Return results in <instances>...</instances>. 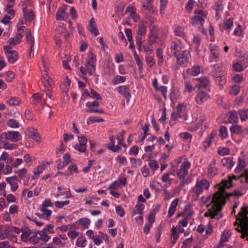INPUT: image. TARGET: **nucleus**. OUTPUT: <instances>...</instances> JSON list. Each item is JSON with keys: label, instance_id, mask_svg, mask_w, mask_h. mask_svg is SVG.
<instances>
[{"label": "nucleus", "instance_id": "nucleus-51", "mask_svg": "<svg viewBox=\"0 0 248 248\" xmlns=\"http://www.w3.org/2000/svg\"><path fill=\"white\" fill-rule=\"evenodd\" d=\"M74 148L76 150L81 153H84L86 150V146L81 143L77 144Z\"/></svg>", "mask_w": 248, "mask_h": 248}, {"label": "nucleus", "instance_id": "nucleus-6", "mask_svg": "<svg viewBox=\"0 0 248 248\" xmlns=\"http://www.w3.org/2000/svg\"><path fill=\"white\" fill-rule=\"evenodd\" d=\"M177 60V62L180 65H184L187 62V54H189V51L186 50H181L179 52H173Z\"/></svg>", "mask_w": 248, "mask_h": 248}, {"label": "nucleus", "instance_id": "nucleus-39", "mask_svg": "<svg viewBox=\"0 0 248 248\" xmlns=\"http://www.w3.org/2000/svg\"><path fill=\"white\" fill-rule=\"evenodd\" d=\"M38 234L39 235L40 240H43L45 242H47L50 239L47 233L46 232L41 231L38 232Z\"/></svg>", "mask_w": 248, "mask_h": 248}, {"label": "nucleus", "instance_id": "nucleus-60", "mask_svg": "<svg viewBox=\"0 0 248 248\" xmlns=\"http://www.w3.org/2000/svg\"><path fill=\"white\" fill-rule=\"evenodd\" d=\"M12 166H11L9 165H6L3 168L2 174H4L5 175L10 174L12 173Z\"/></svg>", "mask_w": 248, "mask_h": 248}, {"label": "nucleus", "instance_id": "nucleus-37", "mask_svg": "<svg viewBox=\"0 0 248 248\" xmlns=\"http://www.w3.org/2000/svg\"><path fill=\"white\" fill-rule=\"evenodd\" d=\"M21 42V40H20L17 37H12L8 39V43L11 46H15L19 44Z\"/></svg>", "mask_w": 248, "mask_h": 248}, {"label": "nucleus", "instance_id": "nucleus-56", "mask_svg": "<svg viewBox=\"0 0 248 248\" xmlns=\"http://www.w3.org/2000/svg\"><path fill=\"white\" fill-rule=\"evenodd\" d=\"M55 25V31L58 34H61L62 33V26L61 25V23L59 21L54 23Z\"/></svg>", "mask_w": 248, "mask_h": 248}, {"label": "nucleus", "instance_id": "nucleus-8", "mask_svg": "<svg viewBox=\"0 0 248 248\" xmlns=\"http://www.w3.org/2000/svg\"><path fill=\"white\" fill-rule=\"evenodd\" d=\"M117 92L121 95H124L126 98L128 103L131 97V93L129 86H121L117 88Z\"/></svg>", "mask_w": 248, "mask_h": 248}, {"label": "nucleus", "instance_id": "nucleus-9", "mask_svg": "<svg viewBox=\"0 0 248 248\" xmlns=\"http://www.w3.org/2000/svg\"><path fill=\"white\" fill-rule=\"evenodd\" d=\"M6 181L10 185L12 192L16 191L18 187V179L16 175L7 177Z\"/></svg>", "mask_w": 248, "mask_h": 248}, {"label": "nucleus", "instance_id": "nucleus-7", "mask_svg": "<svg viewBox=\"0 0 248 248\" xmlns=\"http://www.w3.org/2000/svg\"><path fill=\"white\" fill-rule=\"evenodd\" d=\"M25 134L29 137L32 139L37 142L40 141V136L37 130L32 127H28L25 131Z\"/></svg>", "mask_w": 248, "mask_h": 248}, {"label": "nucleus", "instance_id": "nucleus-10", "mask_svg": "<svg viewBox=\"0 0 248 248\" xmlns=\"http://www.w3.org/2000/svg\"><path fill=\"white\" fill-rule=\"evenodd\" d=\"M150 32L149 33V42L154 43L158 38V30L155 26L150 25Z\"/></svg>", "mask_w": 248, "mask_h": 248}, {"label": "nucleus", "instance_id": "nucleus-42", "mask_svg": "<svg viewBox=\"0 0 248 248\" xmlns=\"http://www.w3.org/2000/svg\"><path fill=\"white\" fill-rule=\"evenodd\" d=\"M68 170H69V172H67L63 173V174L65 175H70L73 173V171H75L77 173L78 172V168L75 164H73L70 166H69L68 167Z\"/></svg>", "mask_w": 248, "mask_h": 248}, {"label": "nucleus", "instance_id": "nucleus-18", "mask_svg": "<svg viewBox=\"0 0 248 248\" xmlns=\"http://www.w3.org/2000/svg\"><path fill=\"white\" fill-rule=\"evenodd\" d=\"M199 83L196 85L194 89L197 87L199 89L202 88H205L209 84V80L206 77H201L198 78Z\"/></svg>", "mask_w": 248, "mask_h": 248}, {"label": "nucleus", "instance_id": "nucleus-64", "mask_svg": "<svg viewBox=\"0 0 248 248\" xmlns=\"http://www.w3.org/2000/svg\"><path fill=\"white\" fill-rule=\"evenodd\" d=\"M233 69L234 71L238 72H241L244 69L243 66L241 64H240L238 62H236V63L233 64Z\"/></svg>", "mask_w": 248, "mask_h": 248}, {"label": "nucleus", "instance_id": "nucleus-54", "mask_svg": "<svg viewBox=\"0 0 248 248\" xmlns=\"http://www.w3.org/2000/svg\"><path fill=\"white\" fill-rule=\"evenodd\" d=\"M96 70V64L94 61L91 62L90 68H88V73L90 75L92 76L95 74Z\"/></svg>", "mask_w": 248, "mask_h": 248}, {"label": "nucleus", "instance_id": "nucleus-38", "mask_svg": "<svg viewBox=\"0 0 248 248\" xmlns=\"http://www.w3.org/2000/svg\"><path fill=\"white\" fill-rule=\"evenodd\" d=\"M32 98L34 100L33 102V104L37 105L38 104H42V97L41 95L39 93H34L32 95Z\"/></svg>", "mask_w": 248, "mask_h": 248}, {"label": "nucleus", "instance_id": "nucleus-30", "mask_svg": "<svg viewBox=\"0 0 248 248\" xmlns=\"http://www.w3.org/2000/svg\"><path fill=\"white\" fill-rule=\"evenodd\" d=\"M188 174V170L180 169L177 172V177L179 180L184 179Z\"/></svg>", "mask_w": 248, "mask_h": 248}, {"label": "nucleus", "instance_id": "nucleus-5", "mask_svg": "<svg viewBox=\"0 0 248 248\" xmlns=\"http://www.w3.org/2000/svg\"><path fill=\"white\" fill-rule=\"evenodd\" d=\"M248 206L245 205L241 208V211L236 217V220L240 221V224L248 225Z\"/></svg>", "mask_w": 248, "mask_h": 248}, {"label": "nucleus", "instance_id": "nucleus-49", "mask_svg": "<svg viewBox=\"0 0 248 248\" xmlns=\"http://www.w3.org/2000/svg\"><path fill=\"white\" fill-rule=\"evenodd\" d=\"M224 25V29L225 30H229L231 29L233 26V18L230 17L227 21L225 22Z\"/></svg>", "mask_w": 248, "mask_h": 248}, {"label": "nucleus", "instance_id": "nucleus-13", "mask_svg": "<svg viewBox=\"0 0 248 248\" xmlns=\"http://www.w3.org/2000/svg\"><path fill=\"white\" fill-rule=\"evenodd\" d=\"M209 97V95L206 92L202 91L197 94L195 99L198 104H201L207 100Z\"/></svg>", "mask_w": 248, "mask_h": 248}, {"label": "nucleus", "instance_id": "nucleus-62", "mask_svg": "<svg viewBox=\"0 0 248 248\" xmlns=\"http://www.w3.org/2000/svg\"><path fill=\"white\" fill-rule=\"evenodd\" d=\"M78 235L79 232L76 231H69L67 233V235L71 240H74Z\"/></svg>", "mask_w": 248, "mask_h": 248}, {"label": "nucleus", "instance_id": "nucleus-44", "mask_svg": "<svg viewBox=\"0 0 248 248\" xmlns=\"http://www.w3.org/2000/svg\"><path fill=\"white\" fill-rule=\"evenodd\" d=\"M230 152V149L227 147H220L218 148L217 153L220 155H225L229 154Z\"/></svg>", "mask_w": 248, "mask_h": 248}, {"label": "nucleus", "instance_id": "nucleus-45", "mask_svg": "<svg viewBox=\"0 0 248 248\" xmlns=\"http://www.w3.org/2000/svg\"><path fill=\"white\" fill-rule=\"evenodd\" d=\"M238 121L237 113L236 111H233L231 113L229 117L230 123H236Z\"/></svg>", "mask_w": 248, "mask_h": 248}, {"label": "nucleus", "instance_id": "nucleus-33", "mask_svg": "<svg viewBox=\"0 0 248 248\" xmlns=\"http://www.w3.org/2000/svg\"><path fill=\"white\" fill-rule=\"evenodd\" d=\"M104 121V120L103 118H99L95 116H91L88 119L87 124H90L94 123L103 122Z\"/></svg>", "mask_w": 248, "mask_h": 248}, {"label": "nucleus", "instance_id": "nucleus-34", "mask_svg": "<svg viewBox=\"0 0 248 248\" xmlns=\"http://www.w3.org/2000/svg\"><path fill=\"white\" fill-rule=\"evenodd\" d=\"M134 57L136 62V63L138 66L139 70L141 71V69H142L143 62L142 61L140 60V57L139 56L136 51H135V52L134 53Z\"/></svg>", "mask_w": 248, "mask_h": 248}, {"label": "nucleus", "instance_id": "nucleus-19", "mask_svg": "<svg viewBox=\"0 0 248 248\" xmlns=\"http://www.w3.org/2000/svg\"><path fill=\"white\" fill-rule=\"evenodd\" d=\"M146 33V27L143 23H140L138 25V30L137 31L136 39L142 38L141 36L145 35Z\"/></svg>", "mask_w": 248, "mask_h": 248}, {"label": "nucleus", "instance_id": "nucleus-2", "mask_svg": "<svg viewBox=\"0 0 248 248\" xmlns=\"http://www.w3.org/2000/svg\"><path fill=\"white\" fill-rule=\"evenodd\" d=\"M43 66L41 68L42 79V83L43 84V89L46 93V95L51 99V89L52 86L53 84V80L48 75L47 69L45 65L44 60H43Z\"/></svg>", "mask_w": 248, "mask_h": 248}, {"label": "nucleus", "instance_id": "nucleus-41", "mask_svg": "<svg viewBox=\"0 0 248 248\" xmlns=\"http://www.w3.org/2000/svg\"><path fill=\"white\" fill-rule=\"evenodd\" d=\"M78 222L83 226L85 227L88 228L89 227V225L90 224L91 221L90 219L87 217H82L80 218Z\"/></svg>", "mask_w": 248, "mask_h": 248}, {"label": "nucleus", "instance_id": "nucleus-43", "mask_svg": "<svg viewBox=\"0 0 248 248\" xmlns=\"http://www.w3.org/2000/svg\"><path fill=\"white\" fill-rule=\"evenodd\" d=\"M126 78L125 77L121 76H117L114 78L112 80V83L113 84H117L119 83L124 82L125 81Z\"/></svg>", "mask_w": 248, "mask_h": 248}, {"label": "nucleus", "instance_id": "nucleus-21", "mask_svg": "<svg viewBox=\"0 0 248 248\" xmlns=\"http://www.w3.org/2000/svg\"><path fill=\"white\" fill-rule=\"evenodd\" d=\"M242 177H245V182L246 183H248V170H245L244 171L243 173H242L240 175H239L238 177L234 175H232L231 177H230L229 181H230L231 180L232 181V179L237 180L241 179Z\"/></svg>", "mask_w": 248, "mask_h": 248}, {"label": "nucleus", "instance_id": "nucleus-40", "mask_svg": "<svg viewBox=\"0 0 248 248\" xmlns=\"http://www.w3.org/2000/svg\"><path fill=\"white\" fill-rule=\"evenodd\" d=\"M170 48L171 51L173 50V52H179L181 50L182 47L176 42L173 41L171 43Z\"/></svg>", "mask_w": 248, "mask_h": 248}, {"label": "nucleus", "instance_id": "nucleus-36", "mask_svg": "<svg viewBox=\"0 0 248 248\" xmlns=\"http://www.w3.org/2000/svg\"><path fill=\"white\" fill-rule=\"evenodd\" d=\"M30 238L29 241L33 244H37L39 243L40 241L39 235H38V232L36 233L32 232V234H31Z\"/></svg>", "mask_w": 248, "mask_h": 248}, {"label": "nucleus", "instance_id": "nucleus-55", "mask_svg": "<svg viewBox=\"0 0 248 248\" xmlns=\"http://www.w3.org/2000/svg\"><path fill=\"white\" fill-rule=\"evenodd\" d=\"M116 212L121 217H123L125 215V211L121 205H117L116 206Z\"/></svg>", "mask_w": 248, "mask_h": 248}, {"label": "nucleus", "instance_id": "nucleus-61", "mask_svg": "<svg viewBox=\"0 0 248 248\" xmlns=\"http://www.w3.org/2000/svg\"><path fill=\"white\" fill-rule=\"evenodd\" d=\"M125 33L129 42H133L132 30L130 29H125Z\"/></svg>", "mask_w": 248, "mask_h": 248}, {"label": "nucleus", "instance_id": "nucleus-20", "mask_svg": "<svg viewBox=\"0 0 248 248\" xmlns=\"http://www.w3.org/2000/svg\"><path fill=\"white\" fill-rule=\"evenodd\" d=\"M214 77L215 79L216 82L220 86H223L226 82V78L222 76V72L221 74H215L214 75Z\"/></svg>", "mask_w": 248, "mask_h": 248}, {"label": "nucleus", "instance_id": "nucleus-23", "mask_svg": "<svg viewBox=\"0 0 248 248\" xmlns=\"http://www.w3.org/2000/svg\"><path fill=\"white\" fill-rule=\"evenodd\" d=\"M246 166L245 161L242 158H238V164L235 169V172L237 173L241 172L243 169Z\"/></svg>", "mask_w": 248, "mask_h": 248}, {"label": "nucleus", "instance_id": "nucleus-26", "mask_svg": "<svg viewBox=\"0 0 248 248\" xmlns=\"http://www.w3.org/2000/svg\"><path fill=\"white\" fill-rule=\"evenodd\" d=\"M187 73L193 76H197L200 73V68L199 66H193L190 69H188Z\"/></svg>", "mask_w": 248, "mask_h": 248}, {"label": "nucleus", "instance_id": "nucleus-48", "mask_svg": "<svg viewBox=\"0 0 248 248\" xmlns=\"http://www.w3.org/2000/svg\"><path fill=\"white\" fill-rule=\"evenodd\" d=\"M203 192V188L199 183V180H197L195 185V193L197 195L201 194Z\"/></svg>", "mask_w": 248, "mask_h": 248}, {"label": "nucleus", "instance_id": "nucleus-53", "mask_svg": "<svg viewBox=\"0 0 248 248\" xmlns=\"http://www.w3.org/2000/svg\"><path fill=\"white\" fill-rule=\"evenodd\" d=\"M232 80L235 83H239L244 80V78L243 75L240 74H236L232 77Z\"/></svg>", "mask_w": 248, "mask_h": 248}, {"label": "nucleus", "instance_id": "nucleus-25", "mask_svg": "<svg viewBox=\"0 0 248 248\" xmlns=\"http://www.w3.org/2000/svg\"><path fill=\"white\" fill-rule=\"evenodd\" d=\"M239 227L242 233L241 238H244L246 236H248V225L245 226V224H240Z\"/></svg>", "mask_w": 248, "mask_h": 248}, {"label": "nucleus", "instance_id": "nucleus-63", "mask_svg": "<svg viewBox=\"0 0 248 248\" xmlns=\"http://www.w3.org/2000/svg\"><path fill=\"white\" fill-rule=\"evenodd\" d=\"M194 0H189L186 3V10L188 13H191L193 9Z\"/></svg>", "mask_w": 248, "mask_h": 248}, {"label": "nucleus", "instance_id": "nucleus-17", "mask_svg": "<svg viewBox=\"0 0 248 248\" xmlns=\"http://www.w3.org/2000/svg\"><path fill=\"white\" fill-rule=\"evenodd\" d=\"M8 62L11 63H14L18 59V55L17 52L15 50H12L10 52H8L6 54Z\"/></svg>", "mask_w": 248, "mask_h": 248}, {"label": "nucleus", "instance_id": "nucleus-12", "mask_svg": "<svg viewBox=\"0 0 248 248\" xmlns=\"http://www.w3.org/2000/svg\"><path fill=\"white\" fill-rule=\"evenodd\" d=\"M55 43H56V48L55 49V53L56 54V57H58L59 59H61V44L62 41L60 36H58L57 35H55L54 36Z\"/></svg>", "mask_w": 248, "mask_h": 248}, {"label": "nucleus", "instance_id": "nucleus-24", "mask_svg": "<svg viewBox=\"0 0 248 248\" xmlns=\"http://www.w3.org/2000/svg\"><path fill=\"white\" fill-rule=\"evenodd\" d=\"M208 175L210 177L213 178L217 174L218 170L215 166H209L207 169Z\"/></svg>", "mask_w": 248, "mask_h": 248}, {"label": "nucleus", "instance_id": "nucleus-1", "mask_svg": "<svg viewBox=\"0 0 248 248\" xmlns=\"http://www.w3.org/2000/svg\"><path fill=\"white\" fill-rule=\"evenodd\" d=\"M226 203V200L221 194L217 193V194L212 197L211 203H214V205L212 209V217L211 218H216L218 220L221 218L223 215L220 213L222 207Z\"/></svg>", "mask_w": 248, "mask_h": 248}, {"label": "nucleus", "instance_id": "nucleus-58", "mask_svg": "<svg viewBox=\"0 0 248 248\" xmlns=\"http://www.w3.org/2000/svg\"><path fill=\"white\" fill-rule=\"evenodd\" d=\"M139 147L136 145H135V146H132L130 148V149L129 151V153L130 155H138V154L139 153Z\"/></svg>", "mask_w": 248, "mask_h": 248}, {"label": "nucleus", "instance_id": "nucleus-28", "mask_svg": "<svg viewBox=\"0 0 248 248\" xmlns=\"http://www.w3.org/2000/svg\"><path fill=\"white\" fill-rule=\"evenodd\" d=\"M219 136L222 140H224L228 137L227 129L225 126L222 125L220 127Z\"/></svg>", "mask_w": 248, "mask_h": 248}, {"label": "nucleus", "instance_id": "nucleus-15", "mask_svg": "<svg viewBox=\"0 0 248 248\" xmlns=\"http://www.w3.org/2000/svg\"><path fill=\"white\" fill-rule=\"evenodd\" d=\"M220 185H221L222 186H220L219 188H218L220 193L216 192V193L213 196L216 195L217 193H218V194H221L223 196V195L221 193H224L225 192V188H230L232 187V180H222L220 183Z\"/></svg>", "mask_w": 248, "mask_h": 248}, {"label": "nucleus", "instance_id": "nucleus-16", "mask_svg": "<svg viewBox=\"0 0 248 248\" xmlns=\"http://www.w3.org/2000/svg\"><path fill=\"white\" fill-rule=\"evenodd\" d=\"M221 163L222 166L226 167L229 170H231L235 164L232 157L224 158L221 160Z\"/></svg>", "mask_w": 248, "mask_h": 248}, {"label": "nucleus", "instance_id": "nucleus-27", "mask_svg": "<svg viewBox=\"0 0 248 248\" xmlns=\"http://www.w3.org/2000/svg\"><path fill=\"white\" fill-rule=\"evenodd\" d=\"M230 131L232 133H235L237 134H241L243 132V131L241 128V126L239 125H232L230 128Z\"/></svg>", "mask_w": 248, "mask_h": 248}, {"label": "nucleus", "instance_id": "nucleus-59", "mask_svg": "<svg viewBox=\"0 0 248 248\" xmlns=\"http://www.w3.org/2000/svg\"><path fill=\"white\" fill-rule=\"evenodd\" d=\"M170 97L172 101L176 100L178 98V95L176 93L175 89L172 87L171 92L170 93Z\"/></svg>", "mask_w": 248, "mask_h": 248}, {"label": "nucleus", "instance_id": "nucleus-3", "mask_svg": "<svg viewBox=\"0 0 248 248\" xmlns=\"http://www.w3.org/2000/svg\"><path fill=\"white\" fill-rule=\"evenodd\" d=\"M5 232L7 235V238L10 241L15 243L17 241V239L16 236L14 235L13 233L14 232L17 234H19L21 232V230L18 227L12 225H9L5 226Z\"/></svg>", "mask_w": 248, "mask_h": 248}, {"label": "nucleus", "instance_id": "nucleus-50", "mask_svg": "<svg viewBox=\"0 0 248 248\" xmlns=\"http://www.w3.org/2000/svg\"><path fill=\"white\" fill-rule=\"evenodd\" d=\"M14 4L8 3L6 5V10L8 14L11 16H14L15 14V11L13 9V6Z\"/></svg>", "mask_w": 248, "mask_h": 248}, {"label": "nucleus", "instance_id": "nucleus-32", "mask_svg": "<svg viewBox=\"0 0 248 248\" xmlns=\"http://www.w3.org/2000/svg\"><path fill=\"white\" fill-rule=\"evenodd\" d=\"M86 242V239L84 236H83L82 234H81V236L79 237L76 242V245L78 247L84 248L85 245L84 243Z\"/></svg>", "mask_w": 248, "mask_h": 248}, {"label": "nucleus", "instance_id": "nucleus-52", "mask_svg": "<svg viewBox=\"0 0 248 248\" xmlns=\"http://www.w3.org/2000/svg\"><path fill=\"white\" fill-rule=\"evenodd\" d=\"M222 0H218L213 6V9L216 11H220L222 9Z\"/></svg>", "mask_w": 248, "mask_h": 248}, {"label": "nucleus", "instance_id": "nucleus-4", "mask_svg": "<svg viewBox=\"0 0 248 248\" xmlns=\"http://www.w3.org/2000/svg\"><path fill=\"white\" fill-rule=\"evenodd\" d=\"M21 135L18 131H9L3 132L0 136V140L5 139L13 142H17L20 140Z\"/></svg>", "mask_w": 248, "mask_h": 248}, {"label": "nucleus", "instance_id": "nucleus-46", "mask_svg": "<svg viewBox=\"0 0 248 248\" xmlns=\"http://www.w3.org/2000/svg\"><path fill=\"white\" fill-rule=\"evenodd\" d=\"M148 165L154 170H157L159 168L158 162L155 160H150Z\"/></svg>", "mask_w": 248, "mask_h": 248}, {"label": "nucleus", "instance_id": "nucleus-35", "mask_svg": "<svg viewBox=\"0 0 248 248\" xmlns=\"http://www.w3.org/2000/svg\"><path fill=\"white\" fill-rule=\"evenodd\" d=\"M7 124L8 126L14 128H18L20 126L19 123L14 119H9L7 121Z\"/></svg>", "mask_w": 248, "mask_h": 248}, {"label": "nucleus", "instance_id": "nucleus-22", "mask_svg": "<svg viewBox=\"0 0 248 248\" xmlns=\"http://www.w3.org/2000/svg\"><path fill=\"white\" fill-rule=\"evenodd\" d=\"M192 24L193 26H196L198 24H200L201 26L204 22V19L202 16H194L192 19Z\"/></svg>", "mask_w": 248, "mask_h": 248}, {"label": "nucleus", "instance_id": "nucleus-11", "mask_svg": "<svg viewBox=\"0 0 248 248\" xmlns=\"http://www.w3.org/2000/svg\"><path fill=\"white\" fill-rule=\"evenodd\" d=\"M23 12L25 19L26 24L30 23L34 19V14L32 10L28 11L26 7L23 8Z\"/></svg>", "mask_w": 248, "mask_h": 248}, {"label": "nucleus", "instance_id": "nucleus-31", "mask_svg": "<svg viewBox=\"0 0 248 248\" xmlns=\"http://www.w3.org/2000/svg\"><path fill=\"white\" fill-rule=\"evenodd\" d=\"M20 102V99L16 97H12L7 101V103L11 106H18Z\"/></svg>", "mask_w": 248, "mask_h": 248}, {"label": "nucleus", "instance_id": "nucleus-57", "mask_svg": "<svg viewBox=\"0 0 248 248\" xmlns=\"http://www.w3.org/2000/svg\"><path fill=\"white\" fill-rule=\"evenodd\" d=\"M17 173L19 177L21 179H23L27 177V170L25 168L21 169L18 171Z\"/></svg>", "mask_w": 248, "mask_h": 248}, {"label": "nucleus", "instance_id": "nucleus-14", "mask_svg": "<svg viewBox=\"0 0 248 248\" xmlns=\"http://www.w3.org/2000/svg\"><path fill=\"white\" fill-rule=\"evenodd\" d=\"M22 234L21 235V240L24 242H27L30 240V237L31 234H32V231L29 229L26 228L22 229Z\"/></svg>", "mask_w": 248, "mask_h": 248}, {"label": "nucleus", "instance_id": "nucleus-47", "mask_svg": "<svg viewBox=\"0 0 248 248\" xmlns=\"http://www.w3.org/2000/svg\"><path fill=\"white\" fill-rule=\"evenodd\" d=\"M240 90V86L237 85H234L232 87V88L230 91V93L231 94L236 95L239 93Z\"/></svg>", "mask_w": 248, "mask_h": 248}, {"label": "nucleus", "instance_id": "nucleus-29", "mask_svg": "<svg viewBox=\"0 0 248 248\" xmlns=\"http://www.w3.org/2000/svg\"><path fill=\"white\" fill-rule=\"evenodd\" d=\"M144 205L142 203H138L136 206V211H134L133 212L132 215H136L137 214H139V215L143 214V211L144 208Z\"/></svg>", "mask_w": 248, "mask_h": 248}]
</instances>
